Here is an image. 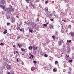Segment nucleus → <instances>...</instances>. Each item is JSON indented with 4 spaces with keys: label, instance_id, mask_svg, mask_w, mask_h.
<instances>
[{
    "label": "nucleus",
    "instance_id": "nucleus-35",
    "mask_svg": "<svg viewBox=\"0 0 74 74\" xmlns=\"http://www.w3.org/2000/svg\"><path fill=\"white\" fill-rule=\"evenodd\" d=\"M69 62H72V60H69Z\"/></svg>",
    "mask_w": 74,
    "mask_h": 74
},
{
    "label": "nucleus",
    "instance_id": "nucleus-50",
    "mask_svg": "<svg viewBox=\"0 0 74 74\" xmlns=\"http://www.w3.org/2000/svg\"><path fill=\"white\" fill-rule=\"evenodd\" d=\"M66 44L67 45H69V43H68V42L66 43Z\"/></svg>",
    "mask_w": 74,
    "mask_h": 74
},
{
    "label": "nucleus",
    "instance_id": "nucleus-6",
    "mask_svg": "<svg viewBox=\"0 0 74 74\" xmlns=\"http://www.w3.org/2000/svg\"><path fill=\"white\" fill-rule=\"evenodd\" d=\"M1 2L2 4H5V1L4 0H1Z\"/></svg>",
    "mask_w": 74,
    "mask_h": 74
},
{
    "label": "nucleus",
    "instance_id": "nucleus-21",
    "mask_svg": "<svg viewBox=\"0 0 74 74\" xmlns=\"http://www.w3.org/2000/svg\"><path fill=\"white\" fill-rule=\"evenodd\" d=\"M44 56L46 58H47V57H48V55L47 54H45Z\"/></svg>",
    "mask_w": 74,
    "mask_h": 74
},
{
    "label": "nucleus",
    "instance_id": "nucleus-38",
    "mask_svg": "<svg viewBox=\"0 0 74 74\" xmlns=\"http://www.w3.org/2000/svg\"><path fill=\"white\" fill-rule=\"evenodd\" d=\"M20 37H21L20 36L18 37L17 38V39H19V38H20Z\"/></svg>",
    "mask_w": 74,
    "mask_h": 74
},
{
    "label": "nucleus",
    "instance_id": "nucleus-44",
    "mask_svg": "<svg viewBox=\"0 0 74 74\" xmlns=\"http://www.w3.org/2000/svg\"><path fill=\"white\" fill-rule=\"evenodd\" d=\"M36 31L35 30H34V33H36Z\"/></svg>",
    "mask_w": 74,
    "mask_h": 74
},
{
    "label": "nucleus",
    "instance_id": "nucleus-48",
    "mask_svg": "<svg viewBox=\"0 0 74 74\" xmlns=\"http://www.w3.org/2000/svg\"><path fill=\"white\" fill-rule=\"evenodd\" d=\"M15 45H14V46H13V47H14V48L15 47Z\"/></svg>",
    "mask_w": 74,
    "mask_h": 74
},
{
    "label": "nucleus",
    "instance_id": "nucleus-8",
    "mask_svg": "<svg viewBox=\"0 0 74 74\" xmlns=\"http://www.w3.org/2000/svg\"><path fill=\"white\" fill-rule=\"evenodd\" d=\"M7 69L8 70H10V69H11V66H10L9 65H8V66H7Z\"/></svg>",
    "mask_w": 74,
    "mask_h": 74
},
{
    "label": "nucleus",
    "instance_id": "nucleus-23",
    "mask_svg": "<svg viewBox=\"0 0 74 74\" xmlns=\"http://www.w3.org/2000/svg\"><path fill=\"white\" fill-rule=\"evenodd\" d=\"M50 27L51 28H52V29H53V26L52 25H50Z\"/></svg>",
    "mask_w": 74,
    "mask_h": 74
},
{
    "label": "nucleus",
    "instance_id": "nucleus-11",
    "mask_svg": "<svg viewBox=\"0 0 74 74\" xmlns=\"http://www.w3.org/2000/svg\"><path fill=\"white\" fill-rule=\"evenodd\" d=\"M30 4V5L31 6V7H34V5L32 3H29Z\"/></svg>",
    "mask_w": 74,
    "mask_h": 74
},
{
    "label": "nucleus",
    "instance_id": "nucleus-59",
    "mask_svg": "<svg viewBox=\"0 0 74 74\" xmlns=\"http://www.w3.org/2000/svg\"><path fill=\"white\" fill-rule=\"evenodd\" d=\"M18 16H16V17H17V18H18Z\"/></svg>",
    "mask_w": 74,
    "mask_h": 74
},
{
    "label": "nucleus",
    "instance_id": "nucleus-14",
    "mask_svg": "<svg viewBox=\"0 0 74 74\" xmlns=\"http://www.w3.org/2000/svg\"><path fill=\"white\" fill-rule=\"evenodd\" d=\"M18 45L19 48H21V46H22V45H19V44H18Z\"/></svg>",
    "mask_w": 74,
    "mask_h": 74
},
{
    "label": "nucleus",
    "instance_id": "nucleus-64",
    "mask_svg": "<svg viewBox=\"0 0 74 74\" xmlns=\"http://www.w3.org/2000/svg\"><path fill=\"white\" fill-rule=\"evenodd\" d=\"M66 32H67V30H66Z\"/></svg>",
    "mask_w": 74,
    "mask_h": 74
},
{
    "label": "nucleus",
    "instance_id": "nucleus-32",
    "mask_svg": "<svg viewBox=\"0 0 74 74\" xmlns=\"http://www.w3.org/2000/svg\"><path fill=\"white\" fill-rule=\"evenodd\" d=\"M20 25H22V22L21 21L20 22Z\"/></svg>",
    "mask_w": 74,
    "mask_h": 74
},
{
    "label": "nucleus",
    "instance_id": "nucleus-37",
    "mask_svg": "<svg viewBox=\"0 0 74 74\" xmlns=\"http://www.w3.org/2000/svg\"><path fill=\"white\" fill-rule=\"evenodd\" d=\"M40 1V0H36V2H38Z\"/></svg>",
    "mask_w": 74,
    "mask_h": 74
},
{
    "label": "nucleus",
    "instance_id": "nucleus-34",
    "mask_svg": "<svg viewBox=\"0 0 74 74\" xmlns=\"http://www.w3.org/2000/svg\"><path fill=\"white\" fill-rule=\"evenodd\" d=\"M19 30L20 32H22V29H20Z\"/></svg>",
    "mask_w": 74,
    "mask_h": 74
},
{
    "label": "nucleus",
    "instance_id": "nucleus-2",
    "mask_svg": "<svg viewBox=\"0 0 74 74\" xmlns=\"http://www.w3.org/2000/svg\"><path fill=\"white\" fill-rule=\"evenodd\" d=\"M63 42V41L62 40H60L58 42V43L59 44V45H62V44Z\"/></svg>",
    "mask_w": 74,
    "mask_h": 74
},
{
    "label": "nucleus",
    "instance_id": "nucleus-52",
    "mask_svg": "<svg viewBox=\"0 0 74 74\" xmlns=\"http://www.w3.org/2000/svg\"><path fill=\"white\" fill-rule=\"evenodd\" d=\"M16 53H18V51H17L16 52Z\"/></svg>",
    "mask_w": 74,
    "mask_h": 74
},
{
    "label": "nucleus",
    "instance_id": "nucleus-53",
    "mask_svg": "<svg viewBox=\"0 0 74 74\" xmlns=\"http://www.w3.org/2000/svg\"><path fill=\"white\" fill-rule=\"evenodd\" d=\"M62 25V28L63 29V25H62V24H61Z\"/></svg>",
    "mask_w": 74,
    "mask_h": 74
},
{
    "label": "nucleus",
    "instance_id": "nucleus-26",
    "mask_svg": "<svg viewBox=\"0 0 74 74\" xmlns=\"http://www.w3.org/2000/svg\"><path fill=\"white\" fill-rule=\"evenodd\" d=\"M33 62L34 63H35V64H36V63H37V62H36V61H34Z\"/></svg>",
    "mask_w": 74,
    "mask_h": 74
},
{
    "label": "nucleus",
    "instance_id": "nucleus-45",
    "mask_svg": "<svg viewBox=\"0 0 74 74\" xmlns=\"http://www.w3.org/2000/svg\"><path fill=\"white\" fill-rule=\"evenodd\" d=\"M26 9L27 10V9H28V7H26Z\"/></svg>",
    "mask_w": 74,
    "mask_h": 74
},
{
    "label": "nucleus",
    "instance_id": "nucleus-30",
    "mask_svg": "<svg viewBox=\"0 0 74 74\" xmlns=\"http://www.w3.org/2000/svg\"><path fill=\"white\" fill-rule=\"evenodd\" d=\"M7 25H10V23H7Z\"/></svg>",
    "mask_w": 74,
    "mask_h": 74
},
{
    "label": "nucleus",
    "instance_id": "nucleus-46",
    "mask_svg": "<svg viewBox=\"0 0 74 74\" xmlns=\"http://www.w3.org/2000/svg\"><path fill=\"white\" fill-rule=\"evenodd\" d=\"M69 42H71V40H70L69 41Z\"/></svg>",
    "mask_w": 74,
    "mask_h": 74
},
{
    "label": "nucleus",
    "instance_id": "nucleus-43",
    "mask_svg": "<svg viewBox=\"0 0 74 74\" xmlns=\"http://www.w3.org/2000/svg\"><path fill=\"white\" fill-rule=\"evenodd\" d=\"M17 62H18L19 60H18V59H17Z\"/></svg>",
    "mask_w": 74,
    "mask_h": 74
},
{
    "label": "nucleus",
    "instance_id": "nucleus-39",
    "mask_svg": "<svg viewBox=\"0 0 74 74\" xmlns=\"http://www.w3.org/2000/svg\"><path fill=\"white\" fill-rule=\"evenodd\" d=\"M63 72H65V71H66V70L65 69H64L63 70Z\"/></svg>",
    "mask_w": 74,
    "mask_h": 74
},
{
    "label": "nucleus",
    "instance_id": "nucleus-15",
    "mask_svg": "<svg viewBox=\"0 0 74 74\" xmlns=\"http://www.w3.org/2000/svg\"><path fill=\"white\" fill-rule=\"evenodd\" d=\"M7 33V30H6L3 32V33H4V34H5V33Z\"/></svg>",
    "mask_w": 74,
    "mask_h": 74
},
{
    "label": "nucleus",
    "instance_id": "nucleus-17",
    "mask_svg": "<svg viewBox=\"0 0 74 74\" xmlns=\"http://www.w3.org/2000/svg\"><path fill=\"white\" fill-rule=\"evenodd\" d=\"M30 56H31V57H32V59L33 58H34V56H33V55L32 54H31Z\"/></svg>",
    "mask_w": 74,
    "mask_h": 74
},
{
    "label": "nucleus",
    "instance_id": "nucleus-56",
    "mask_svg": "<svg viewBox=\"0 0 74 74\" xmlns=\"http://www.w3.org/2000/svg\"><path fill=\"white\" fill-rule=\"evenodd\" d=\"M25 50H27V49H24L25 51Z\"/></svg>",
    "mask_w": 74,
    "mask_h": 74
},
{
    "label": "nucleus",
    "instance_id": "nucleus-5",
    "mask_svg": "<svg viewBox=\"0 0 74 74\" xmlns=\"http://www.w3.org/2000/svg\"><path fill=\"white\" fill-rule=\"evenodd\" d=\"M70 34L71 35V36L72 37H74V33L73 32H71L70 33Z\"/></svg>",
    "mask_w": 74,
    "mask_h": 74
},
{
    "label": "nucleus",
    "instance_id": "nucleus-10",
    "mask_svg": "<svg viewBox=\"0 0 74 74\" xmlns=\"http://www.w3.org/2000/svg\"><path fill=\"white\" fill-rule=\"evenodd\" d=\"M31 70L32 71H34V70H35L34 67H32V68L31 69Z\"/></svg>",
    "mask_w": 74,
    "mask_h": 74
},
{
    "label": "nucleus",
    "instance_id": "nucleus-42",
    "mask_svg": "<svg viewBox=\"0 0 74 74\" xmlns=\"http://www.w3.org/2000/svg\"><path fill=\"white\" fill-rule=\"evenodd\" d=\"M7 74H11L10 73L8 72Z\"/></svg>",
    "mask_w": 74,
    "mask_h": 74
},
{
    "label": "nucleus",
    "instance_id": "nucleus-1",
    "mask_svg": "<svg viewBox=\"0 0 74 74\" xmlns=\"http://www.w3.org/2000/svg\"><path fill=\"white\" fill-rule=\"evenodd\" d=\"M12 8V6L10 5L9 6V8H6V10H5V11H7V12L9 14H10L11 11L13 12L14 11L13 8Z\"/></svg>",
    "mask_w": 74,
    "mask_h": 74
},
{
    "label": "nucleus",
    "instance_id": "nucleus-29",
    "mask_svg": "<svg viewBox=\"0 0 74 74\" xmlns=\"http://www.w3.org/2000/svg\"><path fill=\"white\" fill-rule=\"evenodd\" d=\"M21 50L22 51H25V50H24L22 48H21Z\"/></svg>",
    "mask_w": 74,
    "mask_h": 74
},
{
    "label": "nucleus",
    "instance_id": "nucleus-33",
    "mask_svg": "<svg viewBox=\"0 0 74 74\" xmlns=\"http://www.w3.org/2000/svg\"><path fill=\"white\" fill-rule=\"evenodd\" d=\"M39 19H38V18H37V22H39Z\"/></svg>",
    "mask_w": 74,
    "mask_h": 74
},
{
    "label": "nucleus",
    "instance_id": "nucleus-22",
    "mask_svg": "<svg viewBox=\"0 0 74 74\" xmlns=\"http://www.w3.org/2000/svg\"><path fill=\"white\" fill-rule=\"evenodd\" d=\"M43 25H44V26H45V27H47V24H43Z\"/></svg>",
    "mask_w": 74,
    "mask_h": 74
},
{
    "label": "nucleus",
    "instance_id": "nucleus-4",
    "mask_svg": "<svg viewBox=\"0 0 74 74\" xmlns=\"http://www.w3.org/2000/svg\"><path fill=\"white\" fill-rule=\"evenodd\" d=\"M32 48L34 50H36V49H37L38 47L35 45H33Z\"/></svg>",
    "mask_w": 74,
    "mask_h": 74
},
{
    "label": "nucleus",
    "instance_id": "nucleus-3",
    "mask_svg": "<svg viewBox=\"0 0 74 74\" xmlns=\"http://www.w3.org/2000/svg\"><path fill=\"white\" fill-rule=\"evenodd\" d=\"M0 7L2 8L3 10H5V6H4L2 5H0Z\"/></svg>",
    "mask_w": 74,
    "mask_h": 74
},
{
    "label": "nucleus",
    "instance_id": "nucleus-40",
    "mask_svg": "<svg viewBox=\"0 0 74 74\" xmlns=\"http://www.w3.org/2000/svg\"><path fill=\"white\" fill-rule=\"evenodd\" d=\"M68 74H71V73H70V72H68Z\"/></svg>",
    "mask_w": 74,
    "mask_h": 74
},
{
    "label": "nucleus",
    "instance_id": "nucleus-12",
    "mask_svg": "<svg viewBox=\"0 0 74 74\" xmlns=\"http://www.w3.org/2000/svg\"><path fill=\"white\" fill-rule=\"evenodd\" d=\"M32 46H29V49L32 50Z\"/></svg>",
    "mask_w": 74,
    "mask_h": 74
},
{
    "label": "nucleus",
    "instance_id": "nucleus-36",
    "mask_svg": "<svg viewBox=\"0 0 74 74\" xmlns=\"http://www.w3.org/2000/svg\"><path fill=\"white\" fill-rule=\"evenodd\" d=\"M56 34L57 35V34H58V32L57 31H56Z\"/></svg>",
    "mask_w": 74,
    "mask_h": 74
},
{
    "label": "nucleus",
    "instance_id": "nucleus-62",
    "mask_svg": "<svg viewBox=\"0 0 74 74\" xmlns=\"http://www.w3.org/2000/svg\"><path fill=\"white\" fill-rule=\"evenodd\" d=\"M67 42H69V40H67Z\"/></svg>",
    "mask_w": 74,
    "mask_h": 74
},
{
    "label": "nucleus",
    "instance_id": "nucleus-63",
    "mask_svg": "<svg viewBox=\"0 0 74 74\" xmlns=\"http://www.w3.org/2000/svg\"><path fill=\"white\" fill-rule=\"evenodd\" d=\"M69 52H70V50L69 49Z\"/></svg>",
    "mask_w": 74,
    "mask_h": 74
},
{
    "label": "nucleus",
    "instance_id": "nucleus-7",
    "mask_svg": "<svg viewBox=\"0 0 74 74\" xmlns=\"http://www.w3.org/2000/svg\"><path fill=\"white\" fill-rule=\"evenodd\" d=\"M32 26L33 28H35L36 27V25L35 24H32Z\"/></svg>",
    "mask_w": 74,
    "mask_h": 74
},
{
    "label": "nucleus",
    "instance_id": "nucleus-54",
    "mask_svg": "<svg viewBox=\"0 0 74 74\" xmlns=\"http://www.w3.org/2000/svg\"><path fill=\"white\" fill-rule=\"evenodd\" d=\"M27 37H29V36L28 35H26Z\"/></svg>",
    "mask_w": 74,
    "mask_h": 74
},
{
    "label": "nucleus",
    "instance_id": "nucleus-13",
    "mask_svg": "<svg viewBox=\"0 0 74 74\" xmlns=\"http://www.w3.org/2000/svg\"><path fill=\"white\" fill-rule=\"evenodd\" d=\"M52 37H53V40H55V39L56 38H55V36H53Z\"/></svg>",
    "mask_w": 74,
    "mask_h": 74
},
{
    "label": "nucleus",
    "instance_id": "nucleus-41",
    "mask_svg": "<svg viewBox=\"0 0 74 74\" xmlns=\"http://www.w3.org/2000/svg\"><path fill=\"white\" fill-rule=\"evenodd\" d=\"M50 20H51V21H53V19H50Z\"/></svg>",
    "mask_w": 74,
    "mask_h": 74
},
{
    "label": "nucleus",
    "instance_id": "nucleus-18",
    "mask_svg": "<svg viewBox=\"0 0 74 74\" xmlns=\"http://www.w3.org/2000/svg\"><path fill=\"white\" fill-rule=\"evenodd\" d=\"M53 71L54 72H56V71H56V70L55 69H53Z\"/></svg>",
    "mask_w": 74,
    "mask_h": 74
},
{
    "label": "nucleus",
    "instance_id": "nucleus-51",
    "mask_svg": "<svg viewBox=\"0 0 74 74\" xmlns=\"http://www.w3.org/2000/svg\"><path fill=\"white\" fill-rule=\"evenodd\" d=\"M66 56H67V57H69V55H68V56H67V55H66Z\"/></svg>",
    "mask_w": 74,
    "mask_h": 74
},
{
    "label": "nucleus",
    "instance_id": "nucleus-58",
    "mask_svg": "<svg viewBox=\"0 0 74 74\" xmlns=\"http://www.w3.org/2000/svg\"><path fill=\"white\" fill-rule=\"evenodd\" d=\"M6 18H7V19H8V16H7Z\"/></svg>",
    "mask_w": 74,
    "mask_h": 74
},
{
    "label": "nucleus",
    "instance_id": "nucleus-16",
    "mask_svg": "<svg viewBox=\"0 0 74 74\" xmlns=\"http://www.w3.org/2000/svg\"><path fill=\"white\" fill-rule=\"evenodd\" d=\"M45 11H48V8H45Z\"/></svg>",
    "mask_w": 74,
    "mask_h": 74
},
{
    "label": "nucleus",
    "instance_id": "nucleus-20",
    "mask_svg": "<svg viewBox=\"0 0 74 74\" xmlns=\"http://www.w3.org/2000/svg\"><path fill=\"white\" fill-rule=\"evenodd\" d=\"M58 61H56L55 62V64H58Z\"/></svg>",
    "mask_w": 74,
    "mask_h": 74
},
{
    "label": "nucleus",
    "instance_id": "nucleus-9",
    "mask_svg": "<svg viewBox=\"0 0 74 74\" xmlns=\"http://www.w3.org/2000/svg\"><path fill=\"white\" fill-rule=\"evenodd\" d=\"M12 23H14V22H15V19L14 18L12 19Z\"/></svg>",
    "mask_w": 74,
    "mask_h": 74
},
{
    "label": "nucleus",
    "instance_id": "nucleus-25",
    "mask_svg": "<svg viewBox=\"0 0 74 74\" xmlns=\"http://www.w3.org/2000/svg\"><path fill=\"white\" fill-rule=\"evenodd\" d=\"M16 29L17 30H19L20 29V28L18 27V28H17Z\"/></svg>",
    "mask_w": 74,
    "mask_h": 74
},
{
    "label": "nucleus",
    "instance_id": "nucleus-55",
    "mask_svg": "<svg viewBox=\"0 0 74 74\" xmlns=\"http://www.w3.org/2000/svg\"><path fill=\"white\" fill-rule=\"evenodd\" d=\"M64 22H66V21L64 20Z\"/></svg>",
    "mask_w": 74,
    "mask_h": 74
},
{
    "label": "nucleus",
    "instance_id": "nucleus-57",
    "mask_svg": "<svg viewBox=\"0 0 74 74\" xmlns=\"http://www.w3.org/2000/svg\"><path fill=\"white\" fill-rule=\"evenodd\" d=\"M46 24H47V25H48V23H46Z\"/></svg>",
    "mask_w": 74,
    "mask_h": 74
},
{
    "label": "nucleus",
    "instance_id": "nucleus-31",
    "mask_svg": "<svg viewBox=\"0 0 74 74\" xmlns=\"http://www.w3.org/2000/svg\"><path fill=\"white\" fill-rule=\"evenodd\" d=\"M12 74H14V71H12Z\"/></svg>",
    "mask_w": 74,
    "mask_h": 74
},
{
    "label": "nucleus",
    "instance_id": "nucleus-19",
    "mask_svg": "<svg viewBox=\"0 0 74 74\" xmlns=\"http://www.w3.org/2000/svg\"><path fill=\"white\" fill-rule=\"evenodd\" d=\"M29 31L30 32H31V33H32V32H33V30H32L29 29Z\"/></svg>",
    "mask_w": 74,
    "mask_h": 74
},
{
    "label": "nucleus",
    "instance_id": "nucleus-24",
    "mask_svg": "<svg viewBox=\"0 0 74 74\" xmlns=\"http://www.w3.org/2000/svg\"><path fill=\"white\" fill-rule=\"evenodd\" d=\"M25 1L27 2V3H29V0H25Z\"/></svg>",
    "mask_w": 74,
    "mask_h": 74
},
{
    "label": "nucleus",
    "instance_id": "nucleus-28",
    "mask_svg": "<svg viewBox=\"0 0 74 74\" xmlns=\"http://www.w3.org/2000/svg\"><path fill=\"white\" fill-rule=\"evenodd\" d=\"M69 28H70V27H71V25H69Z\"/></svg>",
    "mask_w": 74,
    "mask_h": 74
},
{
    "label": "nucleus",
    "instance_id": "nucleus-61",
    "mask_svg": "<svg viewBox=\"0 0 74 74\" xmlns=\"http://www.w3.org/2000/svg\"><path fill=\"white\" fill-rule=\"evenodd\" d=\"M22 64L23 65V62H22Z\"/></svg>",
    "mask_w": 74,
    "mask_h": 74
},
{
    "label": "nucleus",
    "instance_id": "nucleus-47",
    "mask_svg": "<svg viewBox=\"0 0 74 74\" xmlns=\"http://www.w3.org/2000/svg\"><path fill=\"white\" fill-rule=\"evenodd\" d=\"M24 23H26V24H27V22H26V21H25V22H24Z\"/></svg>",
    "mask_w": 74,
    "mask_h": 74
},
{
    "label": "nucleus",
    "instance_id": "nucleus-60",
    "mask_svg": "<svg viewBox=\"0 0 74 74\" xmlns=\"http://www.w3.org/2000/svg\"><path fill=\"white\" fill-rule=\"evenodd\" d=\"M11 27H13V26H12V25H11Z\"/></svg>",
    "mask_w": 74,
    "mask_h": 74
},
{
    "label": "nucleus",
    "instance_id": "nucleus-49",
    "mask_svg": "<svg viewBox=\"0 0 74 74\" xmlns=\"http://www.w3.org/2000/svg\"><path fill=\"white\" fill-rule=\"evenodd\" d=\"M45 3H48V1H46V2H45Z\"/></svg>",
    "mask_w": 74,
    "mask_h": 74
},
{
    "label": "nucleus",
    "instance_id": "nucleus-27",
    "mask_svg": "<svg viewBox=\"0 0 74 74\" xmlns=\"http://www.w3.org/2000/svg\"><path fill=\"white\" fill-rule=\"evenodd\" d=\"M0 45H4V44H3V43H1V44H0Z\"/></svg>",
    "mask_w": 74,
    "mask_h": 74
}]
</instances>
